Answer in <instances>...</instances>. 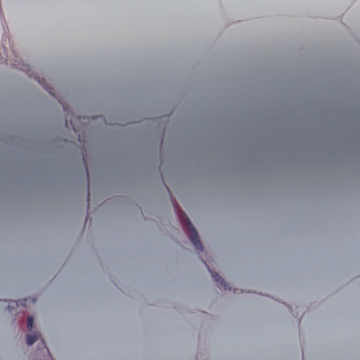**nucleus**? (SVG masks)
I'll return each instance as SVG.
<instances>
[{
    "instance_id": "4",
    "label": "nucleus",
    "mask_w": 360,
    "mask_h": 360,
    "mask_svg": "<svg viewBox=\"0 0 360 360\" xmlns=\"http://www.w3.org/2000/svg\"><path fill=\"white\" fill-rule=\"evenodd\" d=\"M37 340V337L34 335H27L26 337V343L27 345H32Z\"/></svg>"
},
{
    "instance_id": "2",
    "label": "nucleus",
    "mask_w": 360,
    "mask_h": 360,
    "mask_svg": "<svg viewBox=\"0 0 360 360\" xmlns=\"http://www.w3.org/2000/svg\"><path fill=\"white\" fill-rule=\"evenodd\" d=\"M210 272L212 275V278L220 285L221 287H223L225 290H231V288L226 283L225 280L221 277L217 272L210 270Z\"/></svg>"
},
{
    "instance_id": "3",
    "label": "nucleus",
    "mask_w": 360,
    "mask_h": 360,
    "mask_svg": "<svg viewBox=\"0 0 360 360\" xmlns=\"http://www.w3.org/2000/svg\"><path fill=\"white\" fill-rule=\"evenodd\" d=\"M26 299H25L22 301H20V304L22 306H25ZM19 305V303L16 301H11L10 302L9 304L7 306V309L8 311H11L13 309H14L16 307Z\"/></svg>"
},
{
    "instance_id": "1",
    "label": "nucleus",
    "mask_w": 360,
    "mask_h": 360,
    "mask_svg": "<svg viewBox=\"0 0 360 360\" xmlns=\"http://www.w3.org/2000/svg\"><path fill=\"white\" fill-rule=\"evenodd\" d=\"M186 228L188 231H189L188 238L191 241L193 246L197 250L202 251L203 250V246L202 245V243L200 242L198 233L195 226L193 225V224L188 217H186Z\"/></svg>"
},
{
    "instance_id": "8",
    "label": "nucleus",
    "mask_w": 360,
    "mask_h": 360,
    "mask_svg": "<svg viewBox=\"0 0 360 360\" xmlns=\"http://www.w3.org/2000/svg\"><path fill=\"white\" fill-rule=\"evenodd\" d=\"M202 263H204L205 265H207V263L205 262V261H202Z\"/></svg>"
},
{
    "instance_id": "6",
    "label": "nucleus",
    "mask_w": 360,
    "mask_h": 360,
    "mask_svg": "<svg viewBox=\"0 0 360 360\" xmlns=\"http://www.w3.org/2000/svg\"><path fill=\"white\" fill-rule=\"evenodd\" d=\"M202 263H204L205 265H207V263L205 262V261H202Z\"/></svg>"
},
{
    "instance_id": "7",
    "label": "nucleus",
    "mask_w": 360,
    "mask_h": 360,
    "mask_svg": "<svg viewBox=\"0 0 360 360\" xmlns=\"http://www.w3.org/2000/svg\"><path fill=\"white\" fill-rule=\"evenodd\" d=\"M202 263H204L205 265H207V263L205 262V261H202Z\"/></svg>"
},
{
    "instance_id": "5",
    "label": "nucleus",
    "mask_w": 360,
    "mask_h": 360,
    "mask_svg": "<svg viewBox=\"0 0 360 360\" xmlns=\"http://www.w3.org/2000/svg\"><path fill=\"white\" fill-rule=\"evenodd\" d=\"M27 330H32V328H33V324H34V319L32 316H29L27 318Z\"/></svg>"
}]
</instances>
